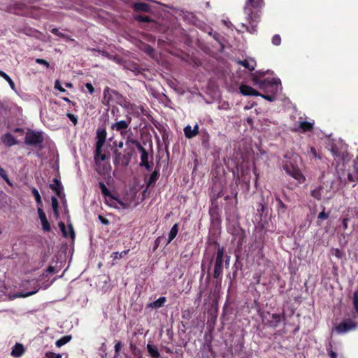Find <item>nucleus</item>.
Returning a JSON list of instances; mask_svg holds the SVG:
<instances>
[{"instance_id": "obj_1", "label": "nucleus", "mask_w": 358, "mask_h": 358, "mask_svg": "<svg viewBox=\"0 0 358 358\" xmlns=\"http://www.w3.org/2000/svg\"><path fill=\"white\" fill-rule=\"evenodd\" d=\"M131 122V118L129 117L125 120L117 121L111 125V129L114 131H118L122 138L126 140L125 145L127 146V149L125 150L126 155H122L117 151L115 152V164L127 166L130 162L131 157L134 152V149L131 148V145L133 143H136V140L133 138L132 131L129 129Z\"/></svg>"}, {"instance_id": "obj_2", "label": "nucleus", "mask_w": 358, "mask_h": 358, "mask_svg": "<svg viewBox=\"0 0 358 358\" xmlns=\"http://www.w3.org/2000/svg\"><path fill=\"white\" fill-rule=\"evenodd\" d=\"M106 131L103 129H99L96 131V143L94 154V160L96 165V171L100 175H106L110 171L111 166L106 159V155L102 153V148L105 143Z\"/></svg>"}, {"instance_id": "obj_3", "label": "nucleus", "mask_w": 358, "mask_h": 358, "mask_svg": "<svg viewBox=\"0 0 358 358\" xmlns=\"http://www.w3.org/2000/svg\"><path fill=\"white\" fill-rule=\"evenodd\" d=\"M263 5V0H247L245 2L244 12L251 27H249L244 24H242L241 26L250 34H255L257 31L256 27L259 17V12Z\"/></svg>"}, {"instance_id": "obj_4", "label": "nucleus", "mask_w": 358, "mask_h": 358, "mask_svg": "<svg viewBox=\"0 0 358 358\" xmlns=\"http://www.w3.org/2000/svg\"><path fill=\"white\" fill-rule=\"evenodd\" d=\"M266 71H257L252 76V82L255 85L257 86L264 93L276 94L282 90L281 81L278 78H266L261 80L260 76H264Z\"/></svg>"}, {"instance_id": "obj_5", "label": "nucleus", "mask_w": 358, "mask_h": 358, "mask_svg": "<svg viewBox=\"0 0 358 358\" xmlns=\"http://www.w3.org/2000/svg\"><path fill=\"white\" fill-rule=\"evenodd\" d=\"M353 304L355 311L352 312L348 317L336 326L334 331L337 334H344L358 327V289L354 294Z\"/></svg>"}, {"instance_id": "obj_6", "label": "nucleus", "mask_w": 358, "mask_h": 358, "mask_svg": "<svg viewBox=\"0 0 358 358\" xmlns=\"http://www.w3.org/2000/svg\"><path fill=\"white\" fill-rule=\"evenodd\" d=\"M299 159L300 157L296 154L286 155L282 166L288 176L296 180L298 184H302L306 181V178L297 166Z\"/></svg>"}, {"instance_id": "obj_7", "label": "nucleus", "mask_w": 358, "mask_h": 358, "mask_svg": "<svg viewBox=\"0 0 358 358\" xmlns=\"http://www.w3.org/2000/svg\"><path fill=\"white\" fill-rule=\"evenodd\" d=\"M330 150L338 165L340 164H344L350 160L348 145L343 142L338 141L334 143L331 146Z\"/></svg>"}, {"instance_id": "obj_8", "label": "nucleus", "mask_w": 358, "mask_h": 358, "mask_svg": "<svg viewBox=\"0 0 358 358\" xmlns=\"http://www.w3.org/2000/svg\"><path fill=\"white\" fill-rule=\"evenodd\" d=\"M311 196L317 200H329L334 196L331 187L319 185L314 187L310 192Z\"/></svg>"}, {"instance_id": "obj_9", "label": "nucleus", "mask_w": 358, "mask_h": 358, "mask_svg": "<svg viewBox=\"0 0 358 358\" xmlns=\"http://www.w3.org/2000/svg\"><path fill=\"white\" fill-rule=\"evenodd\" d=\"M224 263V249L218 248L215 258V267L213 276L215 278H218L222 275Z\"/></svg>"}, {"instance_id": "obj_10", "label": "nucleus", "mask_w": 358, "mask_h": 358, "mask_svg": "<svg viewBox=\"0 0 358 358\" xmlns=\"http://www.w3.org/2000/svg\"><path fill=\"white\" fill-rule=\"evenodd\" d=\"M43 141V133L41 131H28L25 136V143L29 145H38Z\"/></svg>"}, {"instance_id": "obj_11", "label": "nucleus", "mask_w": 358, "mask_h": 358, "mask_svg": "<svg viewBox=\"0 0 358 358\" xmlns=\"http://www.w3.org/2000/svg\"><path fill=\"white\" fill-rule=\"evenodd\" d=\"M132 145H136L138 150L141 152V166L149 169L148 155L146 150L141 146V145L137 141L136 143H133Z\"/></svg>"}, {"instance_id": "obj_12", "label": "nucleus", "mask_w": 358, "mask_h": 358, "mask_svg": "<svg viewBox=\"0 0 358 358\" xmlns=\"http://www.w3.org/2000/svg\"><path fill=\"white\" fill-rule=\"evenodd\" d=\"M240 93L243 96H259L261 93L253 89L252 87L242 85L239 87Z\"/></svg>"}, {"instance_id": "obj_13", "label": "nucleus", "mask_w": 358, "mask_h": 358, "mask_svg": "<svg viewBox=\"0 0 358 358\" xmlns=\"http://www.w3.org/2000/svg\"><path fill=\"white\" fill-rule=\"evenodd\" d=\"M38 214L39 219L41 222L43 230L44 231H50V225L46 218V215L42 208L41 207L38 208Z\"/></svg>"}, {"instance_id": "obj_14", "label": "nucleus", "mask_w": 358, "mask_h": 358, "mask_svg": "<svg viewBox=\"0 0 358 358\" xmlns=\"http://www.w3.org/2000/svg\"><path fill=\"white\" fill-rule=\"evenodd\" d=\"M25 352L24 345L21 343H15L11 350L10 355L15 358L21 357Z\"/></svg>"}, {"instance_id": "obj_15", "label": "nucleus", "mask_w": 358, "mask_h": 358, "mask_svg": "<svg viewBox=\"0 0 358 358\" xmlns=\"http://www.w3.org/2000/svg\"><path fill=\"white\" fill-rule=\"evenodd\" d=\"M50 188L56 193L58 197L62 199L64 196L63 187L57 179H54L53 183L50 185Z\"/></svg>"}, {"instance_id": "obj_16", "label": "nucleus", "mask_w": 358, "mask_h": 358, "mask_svg": "<svg viewBox=\"0 0 358 358\" xmlns=\"http://www.w3.org/2000/svg\"><path fill=\"white\" fill-rule=\"evenodd\" d=\"M59 227L64 237H71L72 239L74 238L75 233L71 224H69L68 228L66 229L65 224L63 222H59Z\"/></svg>"}, {"instance_id": "obj_17", "label": "nucleus", "mask_w": 358, "mask_h": 358, "mask_svg": "<svg viewBox=\"0 0 358 358\" xmlns=\"http://www.w3.org/2000/svg\"><path fill=\"white\" fill-rule=\"evenodd\" d=\"M314 122H308L306 120H303L302 118H300L299 122L298 128L295 129L296 131H299L301 132H306L308 131H310L313 127Z\"/></svg>"}, {"instance_id": "obj_18", "label": "nucleus", "mask_w": 358, "mask_h": 358, "mask_svg": "<svg viewBox=\"0 0 358 358\" xmlns=\"http://www.w3.org/2000/svg\"><path fill=\"white\" fill-rule=\"evenodd\" d=\"M185 136L187 138H192L196 136L199 133V126L198 124H195L194 127H192L190 125H187L184 128Z\"/></svg>"}, {"instance_id": "obj_19", "label": "nucleus", "mask_w": 358, "mask_h": 358, "mask_svg": "<svg viewBox=\"0 0 358 358\" xmlns=\"http://www.w3.org/2000/svg\"><path fill=\"white\" fill-rule=\"evenodd\" d=\"M106 201V203L113 207V208H118V204H120V206H122L123 208H126L127 207V205L125 203H124L123 202L117 200V199H115L114 196H111L110 197H106V199H105Z\"/></svg>"}, {"instance_id": "obj_20", "label": "nucleus", "mask_w": 358, "mask_h": 358, "mask_svg": "<svg viewBox=\"0 0 358 358\" xmlns=\"http://www.w3.org/2000/svg\"><path fill=\"white\" fill-rule=\"evenodd\" d=\"M1 141L6 146L10 147L17 144V141L10 134H6L1 137Z\"/></svg>"}, {"instance_id": "obj_21", "label": "nucleus", "mask_w": 358, "mask_h": 358, "mask_svg": "<svg viewBox=\"0 0 358 358\" xmlns=\"http://www.w3.org/2000/svg\"><path fill=\"white\" fill-rule=\"evenodd\" d=\"M238 63L250 71H253L256 66V62L253 59H247L243 61H238Z\"/></svg>"}, {"instance_id": "obj_22", "label": "nucleus", "mask_w": 358, "mask_h": 358, "mask_svg": "<svg viewBox=\"0 0 358 358\" xmlns=\"http://www.w3.org/2000/svg\"><path fill=\"white\" fill-rule=\"evenodd\" d=\"M166 301V297L162 296V297H159L156 301L149 303L148 305V307L151 308H159L162 307L164 305Z\"/></svg>"}, {"instance_id": "obj_23", "label": "nucleus", "mask_w": 358, "mask_h": 358, "mask_svg": "<svg viewBox=\"0 0 358 358\" xmlns=\"http://www.w3.org/2000/svg\"><path fill=\"white\" fill-rule=\"evenodd\" d=\"M134 8L138 11L149 12L150 10V5L145 2H137L134 4Z\"/></svg>"}, {"instance_id": "obj_24", "label": "nucleus", "mask_w": 358, "mask_h": 358, "mask_svg": "<svg viewBox=\"0 0 358 358\" xmlns=\"http://www.w3.org/2000/svg\"><path fill=\"white\" fill-rule=\"evenodd\" d=\"M178 232V224H175L170 230L169 234V238L166 245L170 243L177 236Z\"/></svg>"}, {"instance_id": "obj_25", "label": "nucleus", "mask_w": 358, "mask_h": 358, "mask_svg": "<svg viewBox=\"0 0 358 358\" xmlns=\"http://www.w3.org/2000/svg\"><path fill=\"white\" fill-rule=\"evenodd\" d=\"M34 284H35V286H34L33 290H31L30 292H21V293L18 294L17 296L18 297L24 298V297H27V296H31V295L36 294L40 289L41 287L37 284L36 282H34Z\"/></svg>"}, {"instance_id": "obj_26", "label": "nucleus", "mask_w": 358, "mask_h": 358, "mask_svg": "<svg viewBox=\"0 0 358 358\" xmlns=\"http://www.w3.org/2000/svg\"><path fill=\"white\" fill-rule=\"evenodd\" d=\"M0 76L2 77L3 79H5L8 85H10V88L15 92H17L15 85L13 80L10 78V76L6 74L5 72L0 70Z\"/></svg>"}, {"instance_id": "obj_27", "label": "nucleus", "mask_w": 358, "mask_h": 358, "mask_svg": "<svg viewBox=\"0 0 358 358\" xmlns=\"http://www.w3.org/2000/svg\"><path fill=\"white\" fill-rule=\"evenodd\" d=\"M147 349H148L150 355L152 357L158 358L159 357V353L158 352V350H157V347H155V346H154L152 345H150V344H148L147 345Z\"/></svg>"}, {"instance_id": "obj_28", "label": "nucleus", "mask_w": 358, "mask_h": 358, "mask_svg": "<svg viewBox=\"0 0 358 358\" xmlns=\"http://www.w3.org/2000/svg\"><path fill=\"white\" fill-rule=\"evenodd\" d=\"M99 186L100 187L102 194L105 197V199H106V197H110V196H113L110 194L109 189L106 187V186L105 185V184L103 182H100L99 183Z\"/></svg>"}, {"instance_id": "obj_29", "label": "nucleus", "mask_w": 358, "mask_h": 358, "mask_svg": "<svg viewBox=\"0 0 358 358\" xmlns=\"http://www.w3.org/2000/svg\"><path fill=\"white\" fill-rule=\"evenodd\" d=\"M51 201H52V208L54 214H55V217H57L59 216L57 199L55 196H52L51 199Z\"/></svg>"}, {"instance_id": "obj_30", "label": "nucleus", "mask_w": 358, "mask_h": 358, "mask_svg": "<svg viewBox=\"0 0 358 358\" xmlns=\"http://www.w3.org/2000/svg\"><path fill=\"white\" fill-rule=\"evenodd\" d=\"M31 192H32L33 195L35 197L37 204L39 206V207L41 208L42 200H41V197L40 196L38 191L35 187H34V188H32Z\"/></svg>"}, {"instance_id": "obj_31", "label": "nucleus", "mask_w": 358, "mask_h": 358, "mask_svg": "<svg viewBox=\"0 0 358 358\" xmlns=\"http://www.w3.org/2000/svg\"><path fill=\"white\" fill-rule=\"evenodd\" d=\"M71 338V336H65L56 341V345L57 347H62V345L69 342Z\"/></svg>"}, {"instance_id": "obj_32", "label": "nucleus", "mask_w": 358, "mask_h": 358, "mask_svg": "<svg viewBox=\"0 0 358 358\" xmlns=\"http://www.w3.org/2000/svg\"><path fill=\"white\" fill-rule=\"evenodd\" d=\"M348 179L349 181L357 182H358V171L355 170L352 173H349L348 175Z\"/></svg>"}, {"instance_id": "obj_33", "label": "nucleus", "mask_w": 358, "mask_h": 358, "mask_svg": "<svg viewBox=\"0 0 358 358\" xmlns=\"http://www.w3.org/2000/svg\"><path fill=\"white\" fill-rule=\"evenodd\" d=\"M125 107L127 108L129 110H131L133 113L136 115H140L141 112H142L141 108H136L132 104L125 105Z\"/></svg>"}, {"instance_id": "obj_34", "label": "nucleus", "mask_w": 358, "mask_h": 358, "mask_svg": "<svg viewBox=\"0 0 358 358\" xmlns=\"http://www.w3.org/2000/svg\"><path fill=\"white\" fill-rule=\"evenodd\" d=\"M259 96H262V98H264V99H266L268 101H271V102L275 100V94H268L264 93V94H261V95H259Z\"/></svg>"}, {"instance_id": "obj_35", "label": "nucleus", "mask_w": 358, "mask_h": 358, "mask_svg": "<svg viewBox=\"0 0 358 358\" xmlns=\"http://www.w3.org/2000/svg\"><path fill=\"white\" fill-rule=\"evenodd\" d=\"M281 43L280 36L278 34H275L272 38V43L275 45H279Z\"/></svg>"}, {"instance_id": "obj_36", "label": "nucleus", "mask_w": 358, "mask_h": 358, "mask_svg": "<svg viewBox=\"0 0 358 358\" xmlns=\"http://www.w3.org/2000/svg\"><path fill=\"white\" fill-rule=\"evenodd\" d=\"M0 177L3 178L8 184L11 185L5 170L1 167H0Z\"/></svg>"}, {"instance_id": "obj_37", "label": "nucleus", "mask_w": 358, "mask_h": 358, "mask_svg": "<svg viewBox=\"0 0 358 358\" xmlns=\"http://www.w3.org/2000/svg\"><path fill=\"white\" fill-rule=\"evenodd\" d=\"M45 358H62V355L52 352H48L45 354Z\"/></svg>"}, {"instance_id": "obj_38", "label": "nucleus", "mask_w": 358, "mask_h": 358, "mask_svg": "<svg viewBox=\"0 0 358 358\" xmlns=\"http://www.w3.org/2000/svg\"><path fill=\"white\" fill-rule=\"evenodd\" d=\"M67 117L73 123L74 125H76L77 124L78 118H77V117L75 115L71 114V113H68L67 114Z\"/></svg>"}, {"instance_id": "obj_39", "label": "nucleus", "mask_w": 358, "mask_h": 358, "mask_svg": "<svg viewBox=\"0 0 358 358\" xmlns=\"http://www.w3.org/2000/svg\"><path fill=\"white\" fill-rule=\"evenodd\" d=\"M122 343L120 341H117L115 345V355H117L119 354L120 350L122 348Z\"/></svg>"}, {"instance_id": "obj_40", "label": "nucleus", "mask_w": 358, "mask_h": 358, "mask_svg": "<svg viewBox=\"0 0 358 358\" xmlns=\"http://www.w3.org/2000/svg\"><path fill=\"white\" fill-rule=\"evenodd\" d=\"M55 88L59 90L60 92H65V90L62 87L59 80L55 81Z\"/></svg>"}, {"instance_id": "obj_41", "label": "nucleus", "mask_w": 358, "mask_h": 358, "mask_svg": "<svg viewBox=\"0 0 358 358\" xmlns=\"http://www.w3.org/2000/svg\"><path fill=\"white\" fill-rule=\"evenodd\" d=\"M98 218L103 224L108 225L109 224L108 220L104 217L103 216L99 215Z\"/></svg>"}, {"instance_id": "obj_42", "label": "nucleus", "mask_w": 358, "mask_h": 358, "mask_svg": "<svg viewBox=\"0 0 358 358\" xmlns=\"http://www.w3.org/2000/svg\"><path fill=\"white\" fill-rule=\"evenodd\" d=\"M328 214H327L324 210L322 212H320L318 215V218L321 220H325L328 218Z\"/></svg>"}, {"instance_id": "obj_43", "label": "nucleus", "mask_w": 358, "mask_h": 358, "mask_svg": "<svg viewBox=\"0 0 358 358\" xmlns=\"http://www.w3.org/2000/svg\"><path fill=\"white\" fill-rule=\"evenodd\" d=\"M333 255L339 259L343 257V252L341 250H339L338 249L334 250L333 252Z\"/></svg>"}, {"instance_id": "obj_44", "label": "nucleus", "mask_w": 358, "mask_h": 358, "mask_svg": "<svg viewBox=\"0 0 358 358\" xmlns=\"http://www.w3.org/2000/svg\"><path fill=\"white\" fill-rule=\"evenodd\" d=\"M36 63L40 64H43L45 66H46L47 67L49 66V63L47 61H45V59H36Z\"/></svg>"}, {"instance_id": "obj_45", "label": "nucleus", "mask_w": 358, "mask_h": 358, "mask_svg": "<svg viewBox=\"0 0 358 358\" xmlns=\"http://www.w3.org/2000/svg\"><path fill=\"white\" fill-rule=\"evenodd\" d=\"M85 87H86L87 90H88V92L91 94L94 92V87L91 83H86Z\"/></svg>"}, {"instance_id": "obj_46", "label": "nucleus", "mask_w": 358, "mask_h": 358, "mask_svg": "<svg viewBox=\"0 0 358 358\" xmlns=\"http://www.w3.org/2000/svg\"><path fill=\"white\" fill-rule=\"evenodd\" d=\"M308 153H310L314 158H316L317 157L316 150L313 147H310L309 148Z\"/></svg>"}, {"instance_id": "obj_47", "label": "nucleus", "mask_w": 358, "mask_h": 358, "mask_svg": "<svg viewBox=\"0 0 358 358\" xmlns=\"http://www.w3.org/2000/svg\"><path fill=\"white\" fill-rule=\"evenodd\" d=\"M111 257L113 259H120V258H122V254H119V252H113L111 255Z\"/></svg>"}, {"instance_id": "obj_48", "label": "nucleus", "mask_w": 358, "mask_h": 358, "mask_svg": "<svg viewBox=\"0 0 358 358\" xmlns=\"http://www.w3.org/2000/svg\"><path fill=\"white\" fill-rule=\"evenodd\" d=\"M213 38H214L216 41H217L220 43V46H221V49H222V50H223V48H224V45H223V44H222V43L219 41V35H218L217 34L215 33V34H213Z\"/></svg>"}, {"instance_id": "obj_49", "label": "nucleus", "mask_w": 358, "mask_h": 358, "mask_svg": "<svg viewBox=\"0 0 358 358\" xmlns=\"http://www.w3.org/2000/svg\"><path fill=\"white\" fill-rule=\"evenodd\" d=\"M272 318H273L277 323H278L280 320V315H278V314H273Z\"/></svg>"}, {"instance_id": "obj_50", "label": "nucleus", "mask_w": 358, "mask_h": 358, "mask_svg": "<svg viewBox=\"0 0 358 358\" xmlns=\"http://www.w3.org/2000/svg\"><path fill=\"white\" fill-rule=\"evenodd\" d=\"M348 219L347 218L343 219L342 221V224L344 229H346L348 228Z\"/></svg>"}, {"instance_id": "obj_51", "label": "nucleus", "mask_w": 358, "mask_h": 358, "mask_svg": "<svg viewBox=\"0 0 358 358\" xmlns=\"http://www.w3.org/2000/svg\"><path fill=\"white\" fill-rule=\"evenodd\" d=\"M137 20H140V21H143V22H147L148 21V17H143V16H138L136 17Z\"/></svg>"}, {"instance_id": "obj_52", "label": "nucleus", "mask_w": 358, "mask_h": 358, "mask_svg": "<svg viewBox=\"0 0 358 358\" xmlns=\"http://www.w3.org/2000/svg\"><path fill=\"white\" fill-rule=\"evenodd\" d=\"M329 354V356L331 357V358H336L337 357V354L332 350H330Z\"/></svg>"}, {"instance_id": "obj_53", "label": "nucleus", "mask_w": 358, "mask_h": 358, "mask_svg": "<svg viewBox=\"0 0 358 358\" xmlns=\"http://www.w3.org/2000/svg\"><path fill=\"white\" fill-rule=\"evenodd\" d=\"M52 32L56 35H59V31L57 29H52Z\"/></svg>"}, {"instance_id": "obj_54", "label": "nucleus", "mask_w": 358, "mask_h": 358, "mask_svg": "<svg viewBox=\"0 0 358 358\" xmlns=\"http://www.w3.org/2000/svg\"><path fill=\"white\" fill-rule=\"evenodd\" d=\"M65 86H66V87H69V88H72V87H73V85H72V83H65Z\"/></svg>"}, {"instance_id": "obj_55", "label": "nucleus", "mask_w": 358, "mask_h": 358, "mask_svg": "<svg viewBox=\"0 0 358 358\" xmlns=\"http://www.w3.org/2000/svg\"><path fill=\"white\" fill-rule=\"evenodd\" d=\"M156 176H157V175H156L155 173H153L151 175V177H150V182H151L152 180H155V178H156Z\"/></svg>"}, {"instance_id": "obj_56", "label": "nucleus", "mask_w": 358, "mask_h": 358, "mask_svg": "<svg viewBox=\"0 0 358 358\" xmlns=\"http://www.w3.org/2000/svg\"><path fill=\"white\" fill-rule=\"evenodd\" d=\"M127 252H128V250H124L122 252H120V254H122V257H123L124 255H127Z\"/></svg>"}, {"instance_id": "obj_57", "label": "nucleus", "mask_w": 358, "mask_h": 358, "mask_svg": "<svg viewBox=\"0 0 358 358\" xmlns=\"http://www.w3.org/2000/svg\"><path fill=\"white\" fill-rule=\"evenodd\" d=\"M123 145H124V143L122 141L120 142L117 145L118 148H123Z\"/></svg>"}, {"instance_id": "obj_58", "label": "nucleus", "mask_w": 358, "mask_h": 358, "mask_svg": "<svg viewBox=\"0 0 358 358\" xmlns=\"http://www.w3.org/2000/svg\"><path fill=\"white\" fill-rule=\"evenodd\" d=\"M226 264H229V257H227V259H226Z\"/></svg>"}, {"instance_id": "obj_59", "label": "nucleus", "mask_w": 358, "mask_h": 358, "mask_svg": "<svg viewBox=\"0 0 358 358\" xmlns=\"http://www.w3.org/2000/svg\"><path fill=\"white\" fill-rule=\"evenodd\" d=\"M15 131H22V130L21 129L17 128L15 129Z\"/></svg>"}, {"instance_id": "obj_60", "label": "nucleus", "mask_w": 358, "mask_h": 358, "mask_svg": "<svg viewBox=\"0 0 358 358\" xmlns=\"http://www.w3.org/2000/svg\"><path fill=\"white\" fill-rule=\"evenodd\" d=\"M148 50H149V53H150V52H151V51H152V50H151V48H148Z\"/></svg>"}, {"instance_id": "obj_61", "label": "nucleus", "mask_w": 358, "mask_h": 358, "mask_svg": "<svg viewBox=\"0 0 358 358\" xmlns=\"http://www.w3.org/2000/svg\"><path fill=\"white\" fill-rule=\"evenodd\" d=\"M65 101H69V100L66 98L64 99Z\"/></svg>"}]
</instances>
